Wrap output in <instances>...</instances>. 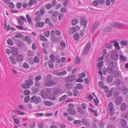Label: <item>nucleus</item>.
I'll return each instance as SVG.
<instances>
[{"label":"nucleus","mask_w":128,"mask_h":128,"mask_svg":"<svg viewBox=\"0 0 128 128\" xmlns=\"http://www.w3.org/2000/svg\"><path fill=\"white\" fill-rule=\"evenodd\" d=\"M15 112L16 114L19 115H23L24 114V113L23 112H22L18 110H16Z\"/></svg>","instance_id":"obj_56"},{"label":"nucleus","mask_w":128,"mask_h":128,"mask_svg":"<svg viewBox=\"0 0 128 128\" xmlns=\"http://www.w3.org/2000/svg\"><path fill=\"white\" fill-rule=\"evenodd\" d=\"M67 111L70 114L74 115L76 114V111L73 108H69L67 109Z\"/></svg>","instance_id":"obj_15"},{"label":"nucleus","mask_w":128,"mask_h":128,"mask_svg":"<svg viewBox=\"0 0 128 128\" xmlns=\"http://www.w3.org/2000/svg\"><path fill=\"white\" fill-rule=\"evenodd\" d=\"M92 4L94 6H98L99 4V2L97 0H94L93 2L92 3Z\"/></svg>","instance_id":"obj_61"},{"label":"nucleus","mask_w":128,"mask_h":128,"mask_svg":"<svg viewBox=\"0 0 128 128\" xmlns=\"http://www.w3.org/2000/svg\"><path fill=\"white\" fill-rule=\"evenodd\" d=\"M24 40L27 42L29 43L28 44L29 45H30V44L32 42L31 41L30 37L28 36H26L24 37Z\"/></svg>","instance_id":"obj_18"},{"label":"nucleus","mask_w":128,"mask_h":128,"mask_svg":"<svg viewBox=\"0 0 128 128\" xmlns=\"http://www.w3.org/2000/svg\"><path fill=\"white\" fill-rule=\"evenodd\" d=\"M32 90L33 92H38L40 91V89L39 88L34 87L32 88Z\"/></svg>","instance_id":"obj_39"},{"label":"nucleus","mask_w":128,"mask_h":128,"mask_svg":"<svg viewBox=\"0 0 128 128\" xmlns=\"http://www.w3.org/2000/svg\"><path fill=\"white\" fill-rule=\"evenodd\" d=\"M126 104L125 103H123L120 107V109L122 111H124L126 108Z\"/></svg>","instance_id":"obj_28"},{"label":"nucleus","mask_w":128,"mask_h":128,"mask_svg":"<svg viewBox=\"0 0 128 128\" xmlns=\"http://www.w3.org/2000/svg\"><path fill=\"white\" fill-rule=\"evenodd\" d=\"M67 82L66 84V88H72L73 87V84L72 82Z\"/></svg>","instance_id":"obj_22"},{"label":"nucleus","mask_w":128,"mask_h":128,"mask_svg":"<svg viewBox=\"0 0 128 128\" xmlns=\"http://www.w3.org/2000/svg\"><path fill=\"white\" fill-rule=\"evenodd\" d=\"M73 38L76 40H78L80 38V36L78 33H75L73 36Z\"/></svg>","instance_id":"obj_25"},{"label":"nucleus","mask_w":128,"mask_h":128,"mask_svg":"<svg viewBox=\"0 0 128 128\" xmlns=\"http://www.w3.org/2000/svg\"><path fill=\"white\" fill-rule=\"evenodd\" d=\"M106 71L108 73H111L112 74L114 72V68H112V67L111 66L108 67L106 68Z\"/></svg>","instance_id":"obj_23"},{"label":"nucleus","mask_w":128,"mask_h":128,"mask_svg":"<svg viewBox=\"0 0 128 128\" xmlns=\"http://www.w3.org/2000/svg\"><path fill=\"white\" fill-rule=\"evenodd\" d=\"M28 55L30 56H32L34 55V53L32 51L28 50Z\"/></svg>","instance_id":"obj_40"},{"label":"nucleus","mask_w":128,"mask_h":128,"mask_svg":"<svg viewBox=\"0 0 128 128\" xmlns=\"http://www.w3.org/2000/svg\"><path fill=\"white\" fill-rule=\"evenodd\" d=\"M36 99V96H34L31 97L30 99V101L31 103L35 102Z\"/></svg>","instance_id":"obj_37"},{"label":"nucleus","mask_w":128,"mask_h":128,"mask_svg":"<svg viewBox=\"0 0 128 128\" xmlns=\"http://www.w3.org/2000/svg\"><path fill=\"white\" fill-rule=\"evenodd\" d=\"M11 51L12 54L14 56H16L18 52V49L15 47H12L11 48Z\"/></svg>","instance_id":"obj_11"},{"label":"nucleus","mask_w":128,"mask_h":128,"mask_svg":"<svg viewBox=\"0 0 128 128\" xmlns=\"http://www.w3.org/2000/svg\"><path fill=\"white\" fill-rule=\"evenodd\" d=\"M77 111L78 112L81 114H82L84 112L83 110L80 107L78 106V107Z\"/></svg>","instance_id":"obj_58"},{"label":"nucleus","mask_w":128,"mask_h":128,"mask_svg":"<svg viewBox=\"0 0 128 128\" xmlns=\"http://www.w3.org/2000/svg\"><path fill=\"white\" fill-rule=\"evenodd\" d=\"M36 16H37L36 17L35 20L36 21L40 20L41 19V17L42 16H41L40 14H39V15H36Z\"/></svg>","instance_id":"obj_44"},{"label":"nucleus","mask_w":128,"mask_h":128,"mask_svg":"<svg viewBox=\"0 0 128 128\" xmlns=\"http://www.w3.org/2000/svg\"><path fill=\"white\" fill-rule=\"evenodd\" d=\"M112 80V77L111 76H108L107 77L106 80L108 82H111Z\"/></svg>","instance_id":"obj_43"},{"label":"nucleus","mask_w":128,"mask_h":128,"mask_svg":"<svg viewBox=\"0 0 128 128\" xmlns=\"http://www.w3.org/2000/svg\"><path fill=\"white\" fill-rule=\"evenodd\" d=\"M9 59L11 62L12 63L14 64H16V62L13 57L12 56L10 57Z\"/></svg>","instance_id":"obj_38"},{"label":"nucleus","mask_w":128,"mask_h":128,"mask_svg":"<svg viewBox=\"0 0 128 128\" xmlns=\"http://www.w3.org/2000/svg\"><path fill=\"white\" fill-rule=\"evenodd\" d=\"M62 91L60 88H56L52 92L53 94L55 95H57L58 94H62Z\"/></svg>","instance_id":"obj_9"},{"label":"nucleus","mask_w":128,"mask_h":128,"mask_svg":"<svg viewBox=\"0 0 128 128\" xmlns=\"http://www.w3.org/2000/svg\"><path fill=\"white\" fill-rule=\"evenodd\" d=\"M9 7L10 9L13 8L15 6V5L12 2H10L9 3Z\"/></svg>","instance_id":"obj_55"},{"label":"nucleus","mask_w":128,"mask_h":128,"mask_svg":"<svg viewBox=\"0 0 128 128\" xmlns=\"http://www.w3.org/2000/svg\"><path fill=\"white\" fill-rule=\"evenodd\" d=\"M91 46V43L90 42H88L86 44L84 48L83 52V55H86L88 52L89 49Z\"/></svg>","instance_id":"obj_2"},{"label":"nucleus","mask_w":128,"mask_h":128,"mask_svg":"<svg viewBox=\"0 0 128 128\" xmlns=\"http://www.w3.org/2000/svg\"><path fill=\"white\" fill-rule=\"evenodd\" d=\"M87 23V21L84 19H82L80 22V23L81 25L84 26H86Z\"/></svg>","instance_id":"obj_26"},{"label":"nucleus","mask_w":128,"mask_h":128,"mask_svg":"<svg viewBox=\"0 0 128 128\" xmlns=\"http://www.w3.org/2000/svg\"><path fill=\"white\" fill-rule=\"evenodd\" d=\"M25 82L26 84H24V88H29L30 86L34 84V82L32 79L26 80Z\"/></svg>","instance_id":"obj_3"},{"label":"nucleus","mask_w":128,"mask_h":128,"mask_svg":"<svg viewBox=\"0 0 128 128\" xmlns=\"http://www.w3.org/2000/svg\"><path fill=\"white\" fill-rule=\"evenodd\" d=\"M36 99L35 102V103L36 104H37L41 102V99L40 97L38 96L36 97Z\"/></svg>","instance_id":"obj_35"},{"label":"nucleus","mask_w":128,"mask_h":128,"mask_svg":"<svg viewBox=\"0 0 128 128\" xmlns=\"http://www.w3.org/2000/svg\"><path fill=\"white\" fill-rule=\"evenodd\" d=\"M28 62L31 64L33 65L34 64V62L32 58H30L28 59Z\"/></svg>","instance_id":"obj_42"},{"label":"nucleus","mask_w":128,"mask_h":128,"mask_svg":"<svg viewBox=\"0 0 128 128\" xmlns=\"http://www.w3.org/2000/svg\"><path fill=\"white\" fill-rule=\"evenodd\" d=\"M110 65L112 66V68H116L117 66V62H116L112 61L110 62Z\"/></svg>","instance_id":"obj_19"},{"label":"nucleus","mask_w":128,"mask_h":128,"mask_svg":"<svg viewBox=\"0 0 128 128\" xmlns=\"http://www.w3.org/2000/svg\"><path fill=\"white\" fill-rule=\"evenodd\" d=\"M79 93L78 91L77 90H75L73 92V95L74 96H76Z\"/></svg>","instance_id":"obj_53"},{"label":"nucleus","mask_w":128,"mask_h":128,"mask_svg":"<svg viewBox=\"0 0 128 128\" xmlns=\"http://www.w3.org/2000/svg\"><path fill=\"white\" fill-rule=\"evenodd\" d=\"M96 100L95 98L94 99V102L95 103L96 106H97L98 105V104L99 103V100L96 96Z\"/></svg>","instance_id":"obj_50"},{"label":"nucleus","mask_w":128,"mask_h":128,"mask_svg":"<svg viewBox=\"0 0 128 128\" xmlns=\"http://www.w3.org/2000/svg\"><path fill=\"white\" fill-rule=\"evenodd\" d=\"M8 44L9 45H13V42L12 40L10 38H9L7 41Z\"/></svg>","instance_id":"obj_47"},{"label":"nucleus","mask_w":128,"mask_h":128,"mask_svg":"<svg viewBox=\"0 0 128 128\" xmlns=\"http://www.w3.org/2000/svg\"><path fill=\"white\" fill-rule=\"evenodd\" d=\"M122 92L124 94H126L128 91V88L126 86H123L122 88Z\"/></svg>","instance_id":"obj_24"},{"label":"nucleus","mask_w":128,"mask_h":128,"mask_svg":"<svg viewBox=\"0 0 128 128\" xmlns=\"http://www.w3.org/2000/svg\"><path fill=\"white\" fill-rule=\"evenodd\" d=\"M11 71L14 74L16 75L18 74V72L14 68L11 69Z\"/></svg>","instance_id":"obj_60"},{"label":"nucleus","mask_w":128,"mask_h":128,"mask_svg":"<svg viewBox=\"0 0 128 128\" xmlns=\"http://www.w3.org/2000/svg\"><path fill=\"white\" fill-rule=\"evenodd\" d=\"M58 13L57 12H54L52 14V19L54 22L56 21V16L58 15Z\"/></svg>","instance_id":"obj_12"},{"label":"nucleus","mask_w":128,"mask_h":128,"mask_svg":"<svg viewBox=\"0 0 128 128\" xmlns=\"http://www.w3.org/2000/svg\"><path fill=\"white\" fill-rule=\"evenodd\" d=\"M82 122V121L81 120H75L73 121V123L74 124L76 125Z\"/></svg>","instance_id":"obj_46"},{"label":"nucleus","mask_w":128,"mask_h":128,"mask_svg":"<svg viewBox=\"0 0 128 128\" xmlns=\"http://www.w3.org/2000/svg\"><path fill=\"white\" fill-rule=\"evenodd\" d=\"M56 96L53 94V95H52L50 96V99L52 100H54L56 98Z\"/></svg>","instance_id":"obj_57"},{"label":"nucleus","mask_w":128,"mask_h":128,"mask_svg":"<svg viewBox=\"0 0 128 128\" xmlns=\"http://www.w3.org/2000/svg\"><path fill=\"white\" fill-rule=\"evenodd\" d=\"M42 78V76L40 75H39L35 77V80L36 81L38 82Z\"/></svg>","instance_id":"obj_48"},{"label":"nucleus","mask_w":128,"mask_h":128,"mask_svg":"<svg viewBox=\"0 0 128 128\" xmlns=\"http://www.w3.org/2000/svg\"><path fill=\"white\" fill-rule=\"evenodd\" d=\"M60 46L62 48H64L66 46V44L64 42H60Z\"/></svg>","instance_id":"obj_64"},{"label":"nucleus","mask_w":128,"mask_h":128,"mask_svg":"<svg viewBox=\"0 0 128 128\" xmlns=\"http://www.w3.org/2000/svg\"><path fill=\"white\" fill-rule=\"evenodd\" d=\"M68 97L67 95L65 94L62 96L59 99V101L60 102L64 100L65 98Z\"/></svg>","instance_id":"obj_52"},{"label":"nucleus","mask_w":128,"mask_h":128,"mask_svg":"<svg viewBox=\"0 0 128 128\" xmlns=\"http://www.w3.org/2000/svg\"><path fill=\"white\" fill-rule=\"evenodd\" d=\"M50 57L52 61L53 62H55V56L54 54H51L50 56Z\"/></svg>","instance_id":"obj_29"},{"label":"nucleus","mask_w":128,"mask_h":128,"mask_svg":"<svg viewBox=\"0 0 128 128\" xmlns=\"http://www.w3.org/2000/svg\"><path fill=\"white\" fill-rule=\"evenodd\" d=\"M111 58L115 60H116L118 58V52L116 51H112L111 53Z\"/></svg>","instance_id":"obj_4"},{"label":"nucleus","mask_w":128,"mask_h":128,"mask_svg":"<svg viewBox=\"0 0 128 128\" xmlns=\"http://www.w3.org/2000/svg\"><path fill=\"white\" fill-rule=\"evenodd\" d=\"M34 62L35 63H39L40 62V60L38 57L37 56H36L34 58Z\"/></svg>","instance_id":"obj_36"},{"label":"nucleus","mask_w":128,"mask_h":128,"mask_svg":"<svg viewBox=\"0 0 128 128\" xmlns=\"http://www.w3.org/2000/svg\"><path fill=\"white\" fill-rule=\"evenodd\" d=\"M45 12V11L43 9H41L40 11H36L35 14V15H40L41 16L43 15Z\"/></svg>","instance_id":"obj_13"},{"label":"nucleus","mask_w":128,"mask_h":128,"mask_svg":"<svg viewBox=\"0 0 128 128\" xmlns=\"http://www.w3.org/2000/svg\"><path fill=\"white\" fill-rule=\"evenodd\" d=\"M44 104L48 106H50L52 104V102L50 101H44Z\"/></svg>","instance_id":"obj_27"},{"label":"nucleus","mask_w":128,"mask_h":128,"mask_svg":"<svg viewBox=\"0 0 128 128\" xmlns=\"http://www.w3.org/2000/svg\"><path fill=\"white\" fill-rule=\"evenodd\" d=\"M99 24L97 22H96L92 24V27L91 28V32L92 30H94L96 29L99 26Z\"/></svg>","instance_id":"obj_16"},{"label":"nucleus","mask_w":128,"mask_h":128,"mask_svg":"<svg viewBox=\"0 0 128 128\" xmlns=\"http://www.w3.org/2000/svg\"><path fill=\"white\" fill-rule=\"evenodd\" d=\"M36 126L35 122H33L30 123V128H34Z\"/></svg>","instance_id":"obj_45"},{"label":"nucleus","mask_w":128,"mask_h":128,"mask_svg":"<svg viewBox=\"0 0 128 128\" xmlns=\"http://www.w3.org/2000/svg\"><path fill=\"white\" fill-rule=\"evenodd\" d=\"M108 109L109 110L110 114L112 116L114 114V105L112 102H110L108 106Z\"/></svg>","instance_id":"obj_1"},{"label":"nucleus","mask_w":128,"mask_h":128,"mask_svg":"<svg viewBox=\"0 0 128 128\" xmlns=\"http://www.w3.org/2000/svg\"><path fill=\"white\" fill-rule=\"evenodd\" d=\"M121 89L120 87L116 88L114 89V92L113 94V96L114 98H116L120 94V91H121Z\"/></svg>","instance_id":"obj_6"},{"label":"nucleus","mask_w":128,"mask_h":128,"mask_svg":"<svg viewBox=\"0 0 128 128\" xmlns=\"http://www.w3.org/2000/svg\"><path fill=\"white\" fill-rule=\"evenodd\" d=\"M50 34V31L49 30H47L44 32V36L46 37H48Z\"/></svg>","instance_id":"obj_62"},{"label":"nucleus","mask_w":128,"mask_h":128,"mask_svg":"<svg viewBox=\"0 0 128 128\" xmlns=\"http://www.w3.org/2000/svg\"><path fill=\"white\" fill-rule=\"evenodd\" d=\"M112 29V28L110 26H108L103 28V31L104 32H108L110 31Z\"/></svg>","instance_id":"obj_21"},{"label":"nucleus","mask_w":128,"mask_h":128,"mask_svg":"<svg viewBox=\"0 0 128 128\" xmlns=\"http://www.w3.org/2000/svg\"><path fill=\"white\" fill-rule=\"evenodd\" d=\"M113 74V76L114 77H116L118 76L119 74L118 73L117 71H116L114 70V72L112 73Z\"/></svg>","instance_id":"obj_41"},{"label":"nucleus","mask_w":128,"mask_h":128,"mask_svg":"<svg viewBox=\"0 0 128 128\" xmlns=\"http://www.w3.org/2000/svg\"><path fill=\"white\" fill-rule=\"evenodd\" d=\"M120 44L123 46H126L128 44V42L126 41H122Z\"/></svg>","instance_id":"obj_63"},{"label":"nucleus","mask_w":128,"mask_h":128,"mask_svg":"<svg viewBox=\"0 0 128 128\" xmlns=\"http://www.w3.org/2000/svg\"><path fill=\"white\" fill-rule=\"evenodd\" d=\"M56 83V82L53 80H51L46 82L45 83V85L48 86H54Z\"/></svg>","instance_id":"obj_5"},{"label":"nucleus","mask_w":128,"mask_h":128,"mask_svg":"<svg viewBox=\"0 0 128 128\" xmlns=\"http://www.w3.org/2000/svg\"><path fill=\"white\" fill-rule=\"evenodd\" d=\"M48 90H46L45 91H42L41 92V94L43 98H46L48 97V94L50 93V91Z\"/></svg>","instance_id":"obj_7"},{"label":"nucleus","mask_w":128,"mask_h":128,"mask_svg":"<svg viewBox=\"0 0 128 128\" xmlns=\"http://www.w3.org/2000/svg\"><path fill=\"white\" fill-rule=\"evenodd\" d=\"M40 40L43 41H46L47 39L44 36L42 35H40Z\"/></svg>","instance_id":"obj_34"},{"label":"nucleus","mask_w":128,"mask_h":128,"mask_svg":"<svg viewBox=\"0 0 128 128\" xmlns=\"http://www.w3.org/2000/svg\"><path fill=\"white\" fill-rule=\"evenodd\" d=\"M48 64L49 67L51 68H53L54 65L53 62L51 60H49L48 61Z\"/></svg>","instance_id":"obj_32"},{"label":"nucleus","mask_w":128,"mask_h":128,"mask_svg":"<svg viewBox=\"0 0 128 128\" xmlns=\"http://www.w3.org/2000/svg\"><path fill=\"white\" fill-rule=\"evenodd\" d=\"M17 20L18 21V23L19 24L23 25L24 24V22L22 20L21 18H18Z\"/></svg>","instance_id":"obj_51"},{"label":"nucleus","mask_w":128,"mask_h":128,"mask_svg":"<svg viewBox=\"0 0 128 128\" xmlns=\"http://www.w3.org/2000/svg\"><path fill=\"white\" fill-rule=\"evenodd\" d=\"M45 24L44 22L38 21L35 24V25L38 27L42 28L44 26Z\"/></svg>","instance_id":"obj_14"},{"label":"nucleus","mask_w":128,"mask_h":128,"mask_svg":"<svg viewBox=\"0 0 128 128\" xmlns=\"http://www.w3.org/2000/svg\"><path fill=\"white\" fill-rule=\"evenodd\" d=\"M121 124L123 127L125 126L126 125V120L124 119L121 120Z\"/></svg>","instance_id":"obj_33"},{"label":"nucleus","mask_w":128,"mask_h":128,"mask_svg":"<svg viewBox=\"0 0 128 128\" xmlns=\"http://www.w3.org/2000/svg\"><path fill=\"white\" fill-rule=\"evenodd\" d=\"M16 60L18 62H21L23 61L24 60L23 56L21 54L18 55L17 57Z\"/></svg>","instance_id":"obj_20"},{"label":"nucleus","mask_w":128,"mask_h":128,"mask_svg":"<svg viewBox=\"0 0 128 128\" xmlns=\"http://www.w3.org/2000/svg\"><path fill=\"white\" fill-rule=\"evenodd\" d=\"M76 78V76L75 75H72L67 78L66 79V81L70 82L74 80Z\"/></svg>","instance_id":"obj_10"},{"label":"nucleus","mask_w":128,"mask_h":128,"mask_svg":"<svg viewBox=\"0 0 128 128\" xmlns=\"http://www.w3.org/2000/svg\"><path fill=\"white\" fill-rule=\"evenodd\" d=\"M86 28V26H84V30H80V36H82V37L84 36V32L85 30H84V29Z\"/></svg>","instance_id":"obj_54"},{"label":"nucleus","mask_w":128,"mask_h":128,"mask_svg":"<svg viewBox=\"0 0 128 128\" xmlns=\"http://www.w3.org/2000/svg\"><path fill=\"white\" fill-rule=\"evenodd\" d=\"M122 98L120 96L117 97L115 100V102L116 104L117 105H120L122 103Z\"/></svg>","instance_id":"obj_8"},{"label":"nucleus","mask_w":128,"mask_h":128,"mask_svg":"<svg viewBox=\"0 0 128 128\" xmlns=\"http://www.w3.org/2000/svg\"><path fill=\"white\" fill-rule=\"evenodd\" d=\"M115 88L114 87L111 88L108 92L106 94V96L108 98H109L111 96L112 94V92L114 90Z\"/></svg>","instance_id":"obj_17"},{"label":"nucleus","mask_w":128,"mask_h":128,"mask_svg":"<svg viewBox=\"0 0 128 128\" xmlns=\"http://www.w3.org/2000/svg\"><path fill=\"white\" fill-rule=\"evenodd\" d=\"M104 63L103 61L100 62L98 64L97 66L98 68H101L102 66Z\"/></svg>","instance_id":"obj_59"},{"label":"nucleus","mask_w":128,"mask_h":128,"mask_svg":"<svg viewBox=\"0 0 128 128\" xmlns=\"http://www.w3.org/2000/svg\"><path fill=\"white\" fill-rule=\"evenodd\" d=\"M78 22V20L77 18L73 19L72 22V24L73 25H76Z\"/></svg>","instance_id":"obj_31"},{"label":"nucleus","mask_w":128,"mask_h":128,"mask_svg":"<svg viewBox=\"0 0 128 128\" xmlns=\"http://www.w3.org/2000/svg\"><path fill=\"white\" fill-rule=\"evenodd\" d=\"M76 31V29H75L74 27H73L71 28L69 34H74Z\"/></svg>","instance_id":"obj_49"},{"label":"nucleus","mask_w":128,"mask_h":128,"mask_svg":"<svg viewBox=\"0 0 128 128\" xmlns=\"http://www.w3.org/2000/svg\"><path fill=\"white\" fill-rule=\"evenodd\" d=\"M83 88V85L81 83H79L77 84L75 88H77L80 90L82 89Z\"/></svg>","instance_id":"obj_30"}]
</instances>
